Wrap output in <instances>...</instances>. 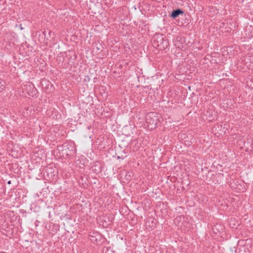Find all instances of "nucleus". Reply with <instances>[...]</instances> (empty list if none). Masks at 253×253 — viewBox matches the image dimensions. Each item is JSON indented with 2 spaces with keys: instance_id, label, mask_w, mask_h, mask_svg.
<instances>
[{
  "instance_id": "nucleus-1",
  "label": "nucleus",
  "mask_w": 253,
  "mask_h": 253,
  "mask_svg": "<svg viewBox=\"0 0 253 253\" xmlns=\"http://www.w3.org/2000/svg\"><path fill=\"white\" fill-rule=\"evenodd\" d=\"M58 156L64 158L74 156L76 153V149L74 144L72 143H64L58 146L57 148Z\"/></svg>"
},
{
  "instance_id": "nucleus-2",
  "label": "nucleus",
  "mask_w": 253,
  "mask_h": 253,
  "mask_svg": "<svg viewBox=\"0 0 253 253\" xmlns=\"http://www.w3.org/2000/svg\"><path fill=\"white\" fill-rule=\"evenodd\" d=\"M153 46L159 50H164L169 45L168 40L166 39L165 35L157 33L154 35L152 39Z\"/></svg>"
},
{
  "instance_id": "nucleus-3",
  "label": "nucleus",
  "mask_w": 253,
  "mask_h": 253,
  "mask_svg": "<svg viewBox=\"0 0 253 253\" xmlns=\"http://www.w3.org/2000/svg\"><path fill=\"white\" fill-rule=\"evenodd\" d=\"M187 16L184 11L179 8L173 9L171 13L169 15V17L172 19H175L179 17L182 19L181 20L180 19L177 20L178 24L179 26H183L185 24H189V20L187 19Z\"/></svg>"
},
{
  "instance_id": "nucleus-4",
  "label": "nucleus",
  "mask_w": 253,
  "mask_h": 253,
  "mask_svg": "<svg viewBox=\"0 0 253 253\" xmlns=\"http://www.w3.org/2000/svg\"><path fill=\"white\" fill-rule=\"evenodd\" d=\"M41 84L42 88H44L45 91L47 93H51L54 90V87L53 84L47 80L45 79H42Z\"/></svg>"
},
{
  "instance_id": "nucleus-5",
  "label": "nucleus",
  "mask_w": 253,
  "mask_h": 253,
  "mask_svg": "<svg viewBox=\"0 0 253 253\" xmlns=\"http://www.w3.org/2000/svg\"><path fill=\"white\" fill-rule=\"evenodd\" d=\"M25 87V90H26V93H27L29 96L35 98H37L38 97V91L34 85H26Z\"/></svg>"
},
{
  "instance_id": "nucleus-6",
  "label": "nucleus",
  "mask_w": 253,
  "mask_h": 253,
  "mask_svg": "<svg viewBox=\"0 0 253 253\" xmlns=\"http://www.w3.org/2000/svg\"><path fill=\"white\" fill-rule=\"evenodd\" d=\"M173 42L177 47L180 48L181 46L183 47L182 44L185 42V38L181 36H177L173 40Z\"/></svg>"
},
{
  "instance_id": "nucleus-7",
  "label": "nucleus",
  "mask_w": 253,
  "mask_h": 253,
  "mask_svg": "<svg viewBox=\"0 0 253 253\" xmlns=\"http://www.w3.org/2000/svg\"><path fill=\"white\" fill-rule=\"evenodd\" d=\"M93 47V51L95 52L96 54H99L103 51L104 49V47L99 42H94L92 45Z\"/></svg>"
},
{
  "instance_id": "nucleus-8",
  "label": "nucleus",
  "mask_w": 253,
  "mask_h": 253,
  "mask_svg": "<svg viewBox=\"0 0 253 253\" xmlns=\"http://www.w3.org/2000/svg\"><path fill=\"white\" fill-rule=\"evenodd\" d=\"M104 221L108 222L109 224H111L113 223L115 218V215L113 214H106L104 216Z\"/></svg>"
},
{
  "instance_id": "nucleus-9",
  "label": "nucleus",
  "mask_w": 253,
  "mask_h": 253,
  "mask_svg": "<svg viewBox=\"0 0 253 253\" xmlns=\"http://www.w3.org/2000/svg\"><path fill=\"white\" fill-rule=\"evenodd\" d=\"M92 170L96 173H99L102 171V168L99 163L96 162L92 167Z\"/></svg>"
},
{
  "instance_id": "nucleus-10",
  "label": "nucleus",
  "mask_w": 253,
  "mask_h": 253,
  "mask_svg": "<svg viewBox=\"0 0 253 253\" xmlns=\"http://www.w3.org/2000/svg\"><path fill=\"white\" fill-rule=\"evenodd\" d=\"M68 57H69V60L74 63L77 58V55L76 54L75 51L68 50Z\"/></svg>"
},
{
  "instance_id": "nucleus-11",
  "label": "nucleus",
  "mask_w": 253,
  "mask_h": 253,
  "mask_svg": "<svg viewBox=\"0 0 253 253\" xmlns=\"http://www.w3.org/2000/svg\"><path fill=\"white\" fill-rule=\"evenodd\" d=\"M24 109L25 110V111H38V107L36 108V109H35L34 106L32 104H28L27 106H25L24 107Z\"/></svg>"
},
{
  "instance_id": "nucleus-12",
  "label": "nucleus",
  "mask_w": 253,
  "mask_h": 253,
  "mask_svg": "<svg viewBox=\"0 0 253 253\" xmlns=\"http://www.w3.org/2000/svg\"><path fill=\"white\" fill-rule=\"evenodd\" d=\"M103 253H115L114 251L111 247H104L102 250Z\"/></svg>"
},
{
  "instance_id": "nucleus-13",
  "label": "nucleus",
  "mask_w": 253,
  "mask_h": 253,
  "mask_svg": "<svg viewBox=\"0 0 253 253\" xmlns=\"http://www.w3.org/2000/svg\"><path fill=\"white\" fill-rule=\"evenodd\" d=\"M142 88L143 89L142 92H141V93L142 94V95H144V92H146V93H147L148 91L149 90H150L152 89V87H151V85H146L145 86H142Z\"/></svg>"
},
{
  "instance_id": "nucleus-14",
  "label": "nucleus",
  "mask_w": 253,
  "mask_h": 253,
  "mask_svg": "<svg viewBox=\"0 0 253 253\" xmlns=\"http://www.w3.org/2000/svg\"><path fill=\"white\" fill-rule=\"evenodd\" d=\"M64 56L68 57V52H60L57 55L58 57H63V58H64Z\"/></svg>"
},
{
  "instance_id": "nucleus-15",
  "label": "nucleus",
  "mask_w": 253,
  "mask_h": 253,
  "mask_svg": "<svg viewBox=\"0 0 253 253\" xmlns=\"http://www.w3.org/2000/svg\"><path fill=\"white\" fill-rule=\"evenodd\" d=\"M109 113H110V112H97L98 114H96V115H98V114H100V115H101V116H103L104 115L106 117H110L111 116V115H110V114H108V115L106 114H106H109Z\"/></svg>"
},
{
  "instance_id": "nucleus-16",
  "label": "nucleus",
  "mask_w": 253,
  "mask_h": 253,
  "mask_svg": "<svg viewBox=\"0 0 253 253\" xmlns=\"http://www.w3.org/2000/svg\"><path fill=\"white\" fill-rule=\"evenodd\" d=\"M211 112L207 111V112H206L207 114H205L206 116H208V115H209V118H206V119H207L209 121H211L213 119H214V118H212V117H210V113H211Z\"/></svg>"
},
{
  "instance_id": "nucleus-17",
  "label": "nucleus",
  "mask_w": 253,
  "mask_h": 253,
  "mask_svg": "<svg viewBox=\"0 0 253 253\" xmlns=\"http://www.w3.org/2000/svg\"><path fill=\"white\" fill-rule=\"evenodd\" d=\"M46 31L45 30H44L43 32H42V34L44 36V38L46 39L47 40H48V37L46 36Z\"/></svg>"
},
{
  "instance_id": "nucleus-18",
  "label": "nucleus",
  "mask_w": 253,
  "mask_h": 253,
  "mask_svg": "<svg viewBox=\"0 0 253 253\" xmlns=\"http://www.w3.org/2000/svg\"><path fill=\"white\" fill-rule=\"evenodd\" d=\"M19 28H20L21 30H23V29H24V28H23V27H22V24H20V25H19Z\"/></svg>"
},
{
  "instance_id": "nucleus-19",
  "label": "nucleus",
  "mask_w": 253,
  "mask_h": 253,
  "mask_svg": "<svg viewBox=\"0 0 253 253\" xmlns=\"http://www.w3.org/2000/svg\"><path fill=\"white\" fill-rule=\"evenodd\" d=\"M47 32L48 33V35H49V37H50V35H51V33H52L51 31L50 30H47Z\"/></svg>"
},
{
  "instance_id": "nucleus-20",
  "label": "nucleus",
  "mask_w": 253,
  "mask_h": 253,
  "mask_svg": "<svg viewBox=\"0 0 253 253\" xmlns=\"http://www.w3.org/2000/svg\"><path fill=\"white\" fill-rule=\"evenodd\" d=\"M147 95H149V94L147 93H146V92H144V95H143V96H146Z\"/></svg>"
},
{
  "instance_id": "nucleus-21",
  "label": "nucleus",
  "mask_w": 253,
  "mask_h": 253,
  "mask_svg": "<svg viewBox=\"0 0 253 253\" xmlns=\"http://www.w3.org/2000/svg\"><path fill=\"white\" fill-rule=\"evenodd\" d=\"M7 183H8V184H11V181H10V180L8 181V182H7Z\"/></svg>"
},
{
  "instance_id": "nucleus-22",
  "label": "nucleus",
  "mask_w": 253,
  "mask_h": 253,
  "mask_svg": "<svg viewBox=\"0 0 253 253\" xmlns=\"http://www.w3.org/2000/svg\"><path fill=\"white\" fill-rule=\"evenodd\" d=\"M59 61L60 62H64V59L63 60H61V59L59 60Z\"/></svg>"
},
{
  "instance_id": "nucleus-23",
  "label": "nucleus",
  "mask_w": 253,
  "mask_h": 253,
  "mask_svg": "<svg viewBox=\"0 0 253 253\" xmlns=\"http://www.w3.org/2000/svg\"><path fill=\"white\" fill-rule=\"evenodd\" d=\"M3 82L2 80H0V84H1V82Z\"/></svg>"
},
{
  "instance_id": "nucleus-24",
  "label": "nucleus",
  "mask_w": 253,
  "mask_h": 253,
  "mask_svg": "<svg viewBox=\"0 0 253 253\" xmlns=\"http://www.w3.org/2000/svg\"><path fill=\"white\" fill-rule=\"evenodd\" d=\"M55 114H56L57 113V111H55V112H54Z\"/></svg>"
},
{
  "instance_id": "nucleus-25",
  "label": "nucleus",
  "mask_w": 253,
  "mask_h": 253,
  "mask_svg": "<svg viewBox=\"0 0 253 253\" xmlns=\"http://www.w3.org/2000/svg\"><path fill=\"white\" fill-rule=\"evenodd\" d=\"M1 86H3L4 87V84H2Z\"/></svg>"
},
{
  "instance_id": "nucleus-26",
  "label": "nucleus",
  "mask_w": 253,
  "mask_h": 253,
  "mask_svg": "<svg viewBox=\"0 0 253 253\" xmlns=\"http://www.w3.org/2000/svg\"><path fill=\"white\" fill-rule=\"evenodd\" d=\"M140 119V117H138V119Z\"/></svg>"
}]
</instances>
